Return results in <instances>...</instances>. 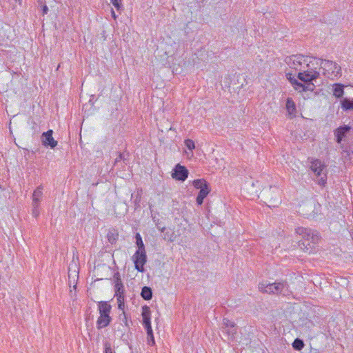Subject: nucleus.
I'll return each mask as SVG.
<instances>
[{
    "mask_svg": "<svg viewBox=\"0 0 353 353\" xmlns=\"http://www.w3.org/2000/svg\"><path fill=\"white\" fill-rule=\"evenodd\" d=\"M259 289L261 292L268 294H282L283 296H289L291 294L289 286L285 281L272 283L262 282L259 284Z\"/></svg>",
    "mask_w": 353,
    "mask_h": 353,
    "instance_id": "3",
    "label": "nucleus"
},
{
    "mask_svg": "<svg viewBox=\"0 0 353 353\" xmlns=\"http://www.w3.org/2000/svg\"><path fill=\"white\" fill-rule=\"evenodd\" d=\"M223 325L225 327H223V332L228 329L234 328V323L228 319H223Z\"/></svg>",
    "mask_w": 353,
    "mask_h": 353,
    "instance_id": "23",
    "label": "nucleus"
},
{
    "mask_svg": "<svg viewBox=\"0 0 353 353\" xmlns=\"http://www.w3.org/2000/svg\"><path fill=\"white\" fill-rule=\"evenodd\" d=\"M192 185L198 190L204 189L206 187L210 186L208 183L203 179H195L192 181Z\"/></svg>",
    "mask_w": 353,
    "mask_h": 353,
    "instance_id": "17",
    "label": "nucleus"
},
{
    "mask_svg": "<svg viewBox=\"0 0 353 353\" xmlns=\"http://www.w3.org/2000/svg\"><path fill=\"white\" fill-rule=\"evenodd\" d=\"M105 353H111V350L110 348H105Z\"/></svg>",
    "mask_w": 353,
    "mask_h": 353,
    "instance_id": "32",
    "label": "nucleus"
},
{
    "mask_svg": "<svg viewBox=\"0 0 353 353\" xmlns=\"http://www.w3.org/2000/svg\"><path fill=\"white\" fill-rule=\"evenodd\" d=\"M306 251H310V248L305 246Z\"/></svg>",
    "mask_w": 353,
    "mask_h": 353,
    "instance_id": "33",
    "label": "nucleus"
},
{
    "mask_svg": "<svg viewBox=\"0 0 353 353\" xmlns=\"http://www.w3.org/2000/svg\"><path fill=\"white\" fill-rule=\"evenodd\" d=\"M210 192V186L205 188L204 189H201L199 190L198 195L196 196V203L199 205H201L203 203L204 199L208 195Z\"/></svg>",
    "mask_w": 353,
    "mask_h": 353,
    "instance_id": "13",
    "label": "nucleus"
},
{
    "mask_svg": "<svg viewBox=\"0 0 353 353\" xmlns=\"http://www.w3.org/2000/svg\"><path fill=\"white\" fill-rule=\"evenodd\" d=\"M172 176L176 180L184 181L188 176V170L185 166L177 164L173 170Z\"/></svg>",
    "mask_w": 353,
    "mask_h": 353,
    "instance_id": "9",
    "label": "nucleus"
},
{
    "mask_svg": "<svg viewBox=\"0 0 353 353\" xmlns=\"http://www.w3.org/2000/svg\"><path fill=\"white\" fill-rule=\"evenodd\" d=\"M341 108L345 111L353 110V99L350 100L347 98L343 99L341 101Z\"/></svg>",
    "mask_w": 353,
    "mask_h": 353,
    "instance_id": "20",
    "label": "nucleus"
},
{
    "mask_svg": "<svg viewBox=\"0 0 353 353\" xmlns=\"http://www.w3.org/2000/svg\"><path fill=\"white\" fill-rule=\"evenodd\" d=\"M144 327L146 330L147 335L153 334V331H152V329L151 324H150V325L148 324L147 325H145Z\"/></svg>",
    "mask_w": 353,
    "mask_h": 353,
    "instance_id": "29",
    "label": "nucleus"
},
{
    "mask_svg": "<svg viewBox=\"0 0 353 353\" xmlns=\"http://www.w3.org/2000/svg\"><path fill=\"white\" fill-rule=\"evenodd\" d=\"M110 2L117 10H119L122 7L121 0H110Z\"/></svg>",
    "mask_w": 353,
    "mask_h": 353,
    "instance_id": "27",
    "label": "nucleus"
},
{
    "mask_svg": "<svg viewBox=\"0 0 353 353\" xmlns=\"http://www.w3.org/2000/svg\"><path fill=\"white\" fill-rule=\"evenodd\" d=\"M286 110L290 117H295L296 108L292 98H288L286 101Z\"/></svg>",
    "mask_w": 353,
    "mask_h": 353,
    "instance_id": "14",
    "label": "nucleus"
},
{
    "mask_svg": "<svg viewBox=\"0 0 353 353\" xmlns=\"http://www.w3.org/2000/svg\"><path fill=\"white\" fill-rule=\"evenodd\" d=\"M53 131L49 130L42 134V143L45 146H50L54 148L57 145V141L52 137Z\"/></svg>",
    "mask_w": 353,
    "mask_h": 353,
    "instance_id": "10",
    "label": "nucleus"
},
{
    "mask_svg": "<svg viewBox=\"0 0 353 353\" xmlns=\"http://www.w3.org/2000/svg\"><path fill=\"white\" fill-rule=\"evenodd\" d=\"M224 332L227 333L231 339H234V334L236 333V328L235 327V325H234V328L228 329L224 331Z\"/></svg>",
    "mask_w": 353,
    "mask_h": 353,
    "instance_id": "26",
    "label": "nucleus"
},
{
    "mask_svg": "<svg viewBox=\"0 0 353 353\" xmlns=\"http://www.w3.org/2000/svg\"><path fill=\"white\" fill-rule=\"evenodd\" d=\"M134 263L135 269L140 272H144V265L147 262V256L145 251H136L132 257Z\"/></svg>",
    "mask_w": 353,
    "mask_h": 353,
    "instance_id": "8",
    "label": "nucleus"
},
{
    "mask_svg": "<svg viewBox=\"0 0 353 353\" xmlns=\"http://www.w3.org/2000/svg\"><path fill=\"white\" fill-rule=\"evenodd\" d=\"M316 57L293 54L287 57L285 62L290 70L286 72V77L292 87L299 92L313 91L314 84L312 81L320 76L321 64Z\"/></svg>",
    "mask_w": 353,
    "mask_h": 353,
    "instance_id": "1",
    "label": "nucleus"
},
{
    "mask_svg": "<svg viewBox=\"0 0 353 353\" xmlns=\"http://www.w3.org/2000/svg\"><path fill=\"white\" fill-rule=\"evenodd\" d=\"M310 169L316 176V182L320 185H325L327 182L325 165L319 159L311 161Z\"/></svg>",
    "mask_w": 353,
    "mask_h": 353,
    "instance_id": "5",
    "label": "nucleus"
},
{
    "mask_svg": "<svg viewBox=\"0 0 353 353\" xmlns=\"http://www.w3.org/2000/svg\"><path fill=\"white\" fill-rule=\"evenodd\" d=\"M185 145L188 149L189 152H185L187 157L191 158L193 157L192 150L195 148L194 142L192 139L185 140Z\"/></svg>",
    "mask_w": 353,
    "mask_h": 353,
    "instance_id": "18",
    "label": "nucleus"
},
{
    "mask_svg": "<svg viewBox=\"0 0 353 353\" xmlns=\"http://www.w3.org/2000/svg\"><path fill=\"white\" fill-rule=\"evenodd\" d=\"M114 296L117 298L118 308L123 310L125 308L124 287L120 278H117L115 281Z\"/></svg>",
    "mask_w": 353,
    "mask_h": 353,
    "instance_id": "6",
    "label": "nucleus"
},
{
    "mask_svg": "<svg viewBox=\"0 0 353 353\" xmlns=\"http://www.w3.org/2000/svg\"><path fill=\"white\" fill-rule=\"evenodd\" d=\"M295 232L305 241H310L313 243H317L319 239V233L310 228L298 227L295 229Z\"/></svg>",
    "mask_w": 353,
    "mask_h": 353,
    "instance_id": "7",
    "label": "nucleus"
},
{
    "mask_svg": "<svg viewBox=\"0 0 353 353\" xmlns=\"http://www.w3.org/2000/svg\"><path fill=\"white\" fill-rule=\"evenodd\" d=\"M32 214L34 217L37 218L39 215V205L36 204L35 205H32Z\"/></svg>",
    "mask_w": 353,
    "mask_h": 353,
    "instance_id": "25",
    "label": "nucleus"
},
{
    "mask_svg": "<svg viewBox=\"0 0 353 353\" xmlns=\"http://www.w3.org/2000/svg\"><path fill=\"white\" fill-rule=\"evenodd\" d=\"M292 347L296 350H301L304 347L303 341L301 339H296L292 343Z\"/></svg>",
    "mask_w": 353,
    "mask_h": 353,
    "instance_id": "22",
    "label": "nucleus"
},
{
    "mask_svg": "<svg viewBox=\"0 0 353 353\" xmlns=\"http://www.w3.org/2000/svg\"><path fill=\"white\" fill-rule=\"evenodd\" d=\"M332 92L336 98H341L344 94V85L341 83H334L332 85Z\"/></svg>",
    "mask_w": 353,
    "mask_h": 353,
    "instance_id": "15",
    "label": "nucleus"
},
{
    "mask_svg": "<svg viewBox=\"0 0 353 353\" xmlns=\"http://www.w3.org/2000/svg\"><path fill=\"white\" fill-rule=\"evenodd\" d=\"M119 320H120L121 324L125 325L126 327L129 326L128 323L127 316L124 312V310H122V314H121L119 315Z\"/></svg>",
    "mask_w": 353,
    "mask_h": 353,
    "instance_id": "24",
    "label": "nucleus"
},
{
    "mask_svg": "<svg viewBox=\"0 0 353 353\" xmlns=\"http://www.w3.org/2000/svg\"><path fill=\"white\" fill-rule=\"evenodd\" d=\"M321 64V70L323 71V74L332 80L337 79L342 75L341 68L336 63L326 60L319 59Z\"/></svg>",
    "mask_w": 353,
    "mask_h": 353,
    "instance_id": "4",
    "label": "nucleus"
},
{
    "mask_svg": "<svg viewBox=\"0 0 353 353\" xmlns=\"http://www.w3.org/2000/svg\"><path fill=\"white\" fill-rule=\"evenodd\" d=\"M147 343L148 345L153 346L155 344L154 334L147 335Z\"/></svg>",
    "mask_w": 353,
    "mask_h": 353,
    "instance_id": "28",
    "label": "nucleus"
},
{
    "mask_svg": "<svg viewBox=\"0 0 353 353\" xmlns=\"http://www.w3.org/2000/svg\"><path fill=\"white\" fill-rule=\"evenodd\" d=\"M112 17L115 19L117 18V15L113 10L111 11Z\"/></svg>",
    "mask_w": 353,
    "mask_h": 353,
    "instance_id": "31",
    "label": "nucleus"
},
{
    "mask_svg": "<svg viewBox=\"0 0 353 353\" xmlns=\"http://www.w3.org/2000/svg\"><path fill=\"white\" fill-rule=\"evenodd\" d=\"M97 310L99 312V317L97 320V328L98 330L108 327L112 321L110 316L112 306L108 301H99L97 303Z\"/></svg>",
    "mask_w": 353,
    "mask_h": 353,
    "instance_id": "2",
    "label": "nucleus"
},
{
    "mask_svg": "<svg viewBox=\"0 0 353 353\" xmlns=\"http://www.w3.org/2000/svg\"><path fill=\"white\" fill-rule=\"evenodd\" d=\"M141 295L145 300L149 301L152 297V292L150 287L145 286L142 288Z\"/></svg>",
    "mask_w": 353,
    "mask_h": 353,
    "instance_id": "19",
    "label": "nucleus"
},
{
    "mask_svg": "<svg viewBox=\"0 0 353 353\" xmlns=\"http://www.w3.org/2000/svg\"><path fill=\"white\" fill-rule=\"evenodd\" d=\"M43 197V186H38L33 192L32 196V205H35L36 204L40 205L41 201Z\"/></svg>",
    "mask_w": 353,
    "mask_h": 353,
    "instance_id": "11",
    "label": "nucleus"
},
{
    "mask_svg": "<svg viewBox=\"0 0 353 353\" xmlns=\"http://www.w3.org/2000/svg\"><path fill=\"white\" fill-rule=\"evenodd\" d=\"M142 318H143V325H147L148 324H151L150 321V308L147 306L143 307L142 311Z\"/></svg>",
    "mask_w": 353,
    "mask_h": 353,
    "instance_id": "16",
    "label": "nucleus"
},
{
    "mask_svg": "<svg viewBox=\"0 0 353 353\" xmlns=\"http://www.w3.org/2000/svg\"><path fill=\"white\" fill-rule=\"evenodd\" d=\"M136 244L137 245V250L136 251H145V245L142 240V237L139 233H137L135 235Z\"/></svg>",
    "mask_w": 353,
    "mask_h": 353,
    "instance_id": "21",
    "label": "nucleus"
},
{
    "mask_svg": "<svg viewBox=\"0 0 353 353\" xmlns=\"http://www.w3.org/2000/svg\"><path fill=\"white\" fill-rule=\"evenodd\" d=\"M350 128L347 125H343L338 128L335 132L334 134L336 138L337 143H340L343 139L345 137L347 133L350 131Z\"/></svg>",
    "mask_w": 353,
    "mask_h": 353,
    "instance_id": "12",
    "label": "nucleus"
},
{
    "mask_svg": "<svg viewBox=\"0 0 353 353\" xmlns=\"http://www.w3.org/2000/svg\"><path fill=\"white\" fill-rule=\"evenodd\" d=\"M48 8L46 6L43 8V13L45 14L48 12Z\"/></svg>",
    "mask_w": 353,
    "mask_h": 353,
    "instance_id": "30",
    "label": "nucleus"
}]
</instances>
